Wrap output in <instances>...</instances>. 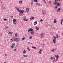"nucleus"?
Here are the masks:
<instances>
[{"instance_id": "f257e3e1", "label": "nucleus", "mask_w": 63, "mask_h": 63, "mask_svg": "<svg viewBox=\"0 0 63 63\" xmlns=\"http://www.w3.org/2000/svg\"><path fill=\"white\" fill-rule=\"evenodd\" d=\"M15 8L16 9L18 12H19L20 13L23 14V13L24 12V10H19V8H18L17 7H16Z\"/></svg>"}, {"instance_id": "f03ea898", "label": "nucleus", "mask_w": 63, "mask_h": 63, "mask_svg": "<svg viewBox=\"0 0 63 63\" xmlns=\"http://www.w3.org/2000/svg\"><path fill=\"white\" fill-rule=\"evenodd\" d=\"M53 38H54L53 40V43L54 44H55L56 43V36H53Z\"/></svg>"}, {"instance_id": "7ed1b4c3", "label": "nucleus", "mask_w": 63, "mask_h": 63, "mask_svg": "<svg viewBox=\"0 0 63 63\" xmlns=\"http://www.w3.org/2000/svg\"><path fill=\"white\" fill-rule=\"evenodd\" d=\"M12 46H10L11 47V48H14V46H16V44H15V43H13L12 44Z\"/></svg>"}, {"instance_id": "20e7f679", "label": "nucleus", "mask_w": 63, "mask_h": 63, "mask_svg": "<svg viewBox=\"0 0 63 63\" xmlns=\"http://www.w3.org/2000/svg\"><path fill=\"white\" fill-rule=\"evenodd\" d=\"M14 41H16V42H18L19 41V39L18 38H14Z\"/></svg>"}, {"instance_id": "39448f33", "label": "nucleus", "mask_w": 63, "mask_h": 63, "mask_svg": "<svg viewBox=\"0 0 63 63\" xmlns=\"http://www.w3.org/2000/svg\"><path fill=\"white\" fill-rule=\"evenodd\" d=\"M33 30V29L32 28H30L28 30V33H29V32L30 31H32Z\"/></svg>"}, {"instance_id": "423d86ee", "label": "nucleus", "mask_w": 63, "mask_h": 63, "mask_svg": "<svg viewBox=\"0 0 63 63\" xmlns=\"http://www.w3.org/2000/svg\"><path fill=\"white\" fill-rule=\"evenodd\" d=\"M55 2H53V4L55 5H56L57 4V2H56V0H55Z\"/></svg>"}, {"instance_id": "0eeeda50", "label": "nucleus", "mask_w": 63, "mask_h": 63, "mask_svg": "<svg viewBox=\"0 0 63 63\" xmlns=\"http://www.w3.org/2000/svg\"><path fill=\"white\" fill-rule=\"evenodd\" d=\"M43 15H46V11H44L42 13Z\"/></svg>"}, {"instance_id": "6e6552de", "label": "nucleus", "mask_w": 63, "mask_h": 63, "mask_svg": "<svg viewBox=\"0 0 63 63\" xmlns=\"http://www.w3.org/2000/svg\"><path fill=\"white\" fill-rule=\"evenodd\" d=\"M56 22H57V21L56 20V19H54V20L53 23H56Z\"/></svg>"}, {"instance_id": "1a4fd4ad", "label": "nucleus", "mask_w": 63, "mask_h": 63, "mask_svg": "<svg viewBox=\"0 0 63 63\" xmlns=\"http://www.w3.org/2000/svg\"><path fill=\"white\" fill-rule=\"evenodd\" d=\"M37 24V21H35L34 23V24L35 25H36Z\"/></svg>"}, {"instance_id": "9d476101", "label": "nucleus", "mask_w": 63, "mask_h": 63, "mask_svg": "<svg viewBox=\"0 0 63 63\" xmlns=\"http://www.w3.org/2000/svg\"><path fill=\"white\" fill-rule=\"evenodd\" d=\"M26 10L28 12L29 11V8H26Z\"/></svg>"}, {"instance_id": "9b49d317", "label": "nucleus", "mask_w": 63, "mask_h": 63, "mask_svg": "<svg viewBox=\"0 0 63 63\" xmlns=\"http://www.w3.org/2000/svg\"><path fill=\"white\" fill-rule=\"evenodd\" d=\"M50 59H51V60H53V59H54V60H55V58H54L53 57H51L50 58Z\"/></svg>"}, {"instance_id": "f8f14e48", "label": "nucleus", "mask_w": 63, "mask_h": 63, "mask_svg": "<svg viewBox=\"0 0 63 63\" xmlns=\"http://www.w3.org/2000/svg\"><path fill=\"white\" fill-rule=\"evenodd\" d=\"M31 34H34L35 32H31Z\"/></svg>"}, {"instance_id": "ddd939ff", "label": "nucleus", "mask_w": 63, "mask_h": 63, "mask_svg": "<svg viewBox=\"0 0 63 63\" xmlns=\"http://www.w3.org/2000/svg\"><path fill=\"white\" fill-rule=\"evenodd\" d=\"M24 20V21H28V19H25V18L24 19H23Z\"/></svg>"}, {"instance_id": "4468645a", "label": "nucleus", "mask_w": 63, "mask_h": 63, "mask_svg": "<svg viewBox=\"0 0 63 63\" xmlns=\"http://www.w3.org/2000/svg\"><path fill=\"white\" fill-rule=\"evenodd\" d=\"M42 51V50H40L39 51V53L41 54V51Z\"/></svg>"}, {"instance_id": "2eb2a0df", "label": "nucleus", "mask_w": 63, "mask_h": 63, "mask_svg": "<svg viewBox=\"0 0 63 63\" xmlns=\"http://www.w3.org/2000/svg\"><path fill=\"white\" fill-rule=\"evenodd\" d=\"M15 36H16V37H18V35H17V33H16L15 34Z\"/></svg>"}, {"instance_id": "dca6fc26", "label": "nucleus", "mask_w": 63, "mask_h": 63, "mask_svg": "<svg viewBox=\"0 0 63 63\" xmlns=\"http://www.w3.org/2000/svg\"><path fill=\"white\" fill-rule=\"evenodd\" d=\"M2 9H6V8H5V7H4V6H2Z\"/></svg>"}, {"instance_id": "f3484780", "label": "nucleus", "mask_w": 63, "mask_h": 63, "mask_svg": "<svg viewBox=\"0 0 63 63\" xmlns=\"http://www.w3.org/2000/svg\"><path fill=\"white\" fill-rule=\"evenodd\" d=\"M35 29L37 30H39V28H38V27H36Z\"/></svg>"}, {"instance_id": "a211bd4d", "label": "nucleus", "mask_w": 63, "mask_h": 63, "mask_svg": "<svg viewBox=\"0 0 63 63\" xmlns=\"http://www.w3.org/2000/svg\"><path fill=\"white\" fill-rule=\"evenodd\" d=\"M34 17H32L31 18H30V20H32V19H34Z\"/></svg>"}, {"instance_id": "6ab92c4d", "label": "nucleus", "mask_w": 63, "mask_h": 63, "mask_svg": "<svg viewBox=\"0 0 63 63\" xmlns=\"http://www.w3.org/2000/svg\"><path fill=\"white\" fill-rule=\"evenodd\" d=\"M16 22V20L15 19H13V22Z\"/></svg>"}, {"instance_id": "aec40b11", "label": "nucleus", "mask_w": 63, "mask_h": 63, "mask_svg": "<svg viewBox=\"0 0 63 63\" xmlns=\"http://www.w3.org/2000/svg\"><path fill=\"white\" fill-rule=\"evenodd\" d=\"M56 50V49H54L53 48L52 50V51H54Z\"/></svg>"}, {"instance_id": "412c9836", "label": "nucleus", "mask_w": 63, "mask_h": 63, "mask_svg": "<svg viewBox=\"0 0 63 63\" xmlns=\"http://www.w3.org/2000/svg\"><path fill=\"white\" fill-rule=\"evenodd\" d=\"M26 53V51H25V50H24L23 52V53Z\"/></svg>"}, {"instance_id": "4be33fe9", "label": "nucleus", "mask_w": 63, "mask_h": 63, "mask_svg": "<svg viewBox=\"0 0 63 63\" xmlns=\"http://www.w3.org/2000/svg\"><path fill=\"white\" fill-rule=\"evenodd\" d=\"M63 19H61V24H62V22H63Z\"/></svg>"}, {"instance_id": "5701e85b", "label": "nucleus", "mask_w": 63, "mask_h": 63, "mask_svg": "<svg viewBox=\"0 0 63 63\" xmlns=\"http://www.w3.org/2000/svg\"><path fill=\"white\" fill-rule=\"evenodd\" d=\"M16 23H17V22H13V24H16Z\"/></svg>"}, {"instance_id": "b1692460", "label": "nucleus", "mask_w": 63, "mask_h": 63, "mask_svg": "<svg viewBox=\"0 0 63 63\" xmlns=\"http://www.w3.org/2000/svg\"><path fill=\"white\" fill-rule=\"evenodd\" d=\"M32 48H34V49H36V47H32Z\"/></svg>"}, {"instance_id": "393cba45", "label": "nucleus", "mask_w": 63, "mask_h": 63, "mask_svg": "<svg viewBox=\"0 0 63 63\" xmlns=\"http://www.w3.org/2000/svg\"><path fill=\"white\" fill-rule=\"evenodd\" d=\"M22 3V1H19V4H21Z\"/></svg>"}, {"instance_id": "a878e982", "label": "nucleus", "mask_w": 63, "mask_h": 63, "mask_svg": "<svg viewBox=\"0 0 63 63\" xmlns=\"http://www.w3.org/2000/svg\"><path fill=\"white\" fill-rule=\"evenodd\" d=\"M54 9H55V10H56V9H57V6H55Z\"/></svg>"}, {"instance_id": "bb28decb", "label": "nucleus", "mask_w": 63, "mask_h": 63, "mask_svg": "<svg viewBox=\"0 0 63 63\" xmlns=\"http://www.w3.org/2000/svg\"><path fill=\"white\" fill-rule=\"evenodd\" d=\"M44 46V44H42L41 45L40 47H43Z\"/></svg>"}, {"instance_id": "cd10ccee", "label": "nucleus", "mask_w": 63, "mask_h": 63, "mask_svg": "<svg viewBox=\"0 0 63 63\" xmlns=\"http://www.w3.org/2000/svg\"><path fill=\"white\" fill-rule=\"evenodd\" d=\"M57 6H59V5H60V4H59V3H57Z\"/></svg>"}, {"instance_id": "c85d7f7f", "label": "nucleus", "mask_w": 63, "mask_h": 63, "mask_svg": "<svg viewBox=\"0 0 63 63\" xmlns=\"http://www.w3.org/2000/svg\"><path fill=\"white\" fill-rule=\"evenodd\" d=\"M33 1L35 2H37V0H33Z\"/></svg>"}, {"instance_id": "c756f323", "label": "nucleus", "mask_w": 63, "mask_h": 63, "mask_svg": "<svg viewBox=\"0 0 63 63\" xmlns=\"http://www.w3.org/2000/svg\"><path fill=\"white\" fill-rule=\"evenodd\" d=\"M3 20L4 21H7V19L5 18L3 19Z\"/></svg>"}, {"instance_id": "7c9ffc66", "label": "nucleus", "mask_w": 63, "mask_h": 63, "mask_svg": "<svg viewBox=\"0 0 63 63\" xmlns=\"http://www.w3.org/2000/svg\"><path fill=\"white\" fill-rule=\"evenodd\" d=\"M56 56V58H58L59 57V56H58V55H57V56Z\"/></svg>"}, {"instance_id": "2f4dec72", "label": "nucleus", "mask_w": 63, "mask_h": 63, "mask_svg": "<svg viewBox=\"0 0 63 63\" xmlns=\"http://www.w3.org/2000/svg\"><path fill=\"white\" fill-rule=\"evenodd\" d=\"M22 40H25V38L24 37L23 38H22Z\"/></svg>"}, {"instance_id": "473e14b6", "label": "nucleus", "mask_w": 63, "mask_h": 63, "mask_svg": "<svg viewBox=\"0 0 63 63\" xmlns=\"http://www.w3.org/2000/svg\"><path fill=\"white\" fill-rule=\"evenodd\" d=\"M23 56L24 57H27V55H23Z\"/></svg>"}, {"instance_id": "72a5a7b5", "label": "nucleus", "mask_w": 63, "mask_h": 63, "mask_svg": "<svg viewBox=\"0 0 63 63\" xmlns=\"http://www.w3.org/2000/svg\"><path fill=\"white\" fill-rule=\"evenodd\" d=\"M32 36H31V37H30L29 38L30 39H32Z\"/></svg>"}, {"instance_id": "f704fd0d", "label": "nucleus", "mask_w": 63, "mask_h": 63, "mask_svg": "<svg viewBox=\"0 0 63 63\" xmlns=\"http://www.w3.org/2000/svg\"><path fill=\"white\" fill-rule=\"evenodd\" d=\"M41 37H42V36H44V35H43V33H41Z\"/></svg>"}, {"instance_id": "c9c22d12", "label": "nucleus", "mask_w": 63, "mask_h": 63, "mask_svg": "<svg viewBox=\"0 0 63 63\" xmlns=\"http://www.w3.org/2000/svg\"><path fill=\"white\" fill-rule=\"evenodd\" d=\"M11 41H12V42H14V40H13V39H11Z\"/></svg>"}, {"instance_id": "e433bc0d", "label": "nucleus", "mask_w": 63, "mask_h": 63, "mask_svg": "<svg viewBox=\"0 0 63 63\" xmlns=\"http://www.w3.org/2000/svg\"><path fill=\"white\" fill-rule=\"evenodd\" d=\"M61 9V8H59L58 9V10H60Z\"/></svg>"}, {"instance_id": "4c0bfd02", "label": "nucleus", "mask_w": 63, "mask_h": 63, "mask_svg": "<svg viewBox=\"0 0 63 63\" xmlns=\"http://www.w3.org/2000/svg\"><path fill=\"white\" fill-rule=\"evenodd\" d=\"M49 3L50 4H51V0H50L49 1Z\"/></svg>"}, {"instance_id": "58836bf2", "label": "nucleus", "mask_w": 63, "mask_h": 63, "mask_svg": "<svg viewBox=\"0 0 63 63\" xmlns=\"http://www.w3.org/2000/svg\"><path fill=\"white\" fill-rule=\"evenodd\" d=\"M7 28H8V27H6L4 29H7Z\"/></svg>"}, {"instance_id": "ea45409f", "label": "nucleus", "mask_w": 63, "mask_h": 63, "mask_svg": "<svg viewBox=\"0 0 63 63\" xmlns=\"http://www.w3.org/2000/svg\"><path fill=\"white\" fill-rule=\"evenodd\" d=\"M22 13H20L19 14V16H22Z\"/></svg>"}, {"instance_id": "a19ab883", "label": "nucleus", "mask_w": 63, "mask_h": 63, "mask_svg": "<svg viewBox=\"0 0 63 63\" xmlns=\"http://www.w3.org/2000/svg\"><path fill=\"white\" fill-rule=\"evenodd\" d=\"M10 17H11V18H13V16H10Z\"/></svg>"}, {"instance_id": "79ce46f5", "label": "nucleus", "mask_w": 63, "mask_h": 63, "mask_svg": "<svg viewBox=\"0 0 63 63\" xmlns=\"http://www.w3.org/2000/svg\"><path fill=\"white\" fill-rule=\"evenodd\" d=\"M53 34V33H52V32H51L50 33V34L51 35H52Z\"/></svg>"}, {"instance_id": "37998d69", "label": "nucleus", "mask_w": 63, "mask_h": 63, "mask_svg": "<svg viewBox=\"0 0 63 63\" xmlns=\"http://www.w3.org/2000/svg\"><path fill=\"white\" fill-rule=\"evenodd\" d=\"M58 60V58L56 59V60L57 61V60Z\"/></svg>"}, {"instance_id": "c03bdc74", "label": "nucleus", "mask_w": 63, "mask_h": 63, "mask_svg": "<svg viewBox=\"0 0 63 63\" xmlns=\"http://www.w3.org/2000/svg\"><path fill=\"white\" fill-rule=\"evenodd\" d=\"M43 20L42 19H41L40 20V21H41V22L43 21Z\"/></svg>"}, {"instance_id": "a18cd8bd", "label": "nucleus", "mask_w": 63, "mask_h": 63, "mask_svg": "<svg viewBox=\"0 0 63 63\" xmlns=\"http://www.w3.org/2000/svg\"><path fill=\"white\" fill-rule=\"evenodd\" d=\"M7 55H8L7 54H5V56H7Z\"/></svg>"}, {"instance_id": "49530a36", "label": "nucleus", "mask_w": 63, "mask_h": 63, "mask_svg": "<svg viewBox=\"0 0 63 63\" xmlns=\"http://www.w3.org/2000/svg\"><path fill=\"white\" fill-rule=\"evenodd\" d=\"M18 45L17 44L16 45V47H18Z\"/></svg>"}, {"instance_id": "de8ad7c7", "label": "nucleus", "mask_w": 63, "mask_h": 63, "mask_svg": "<svg viewBox=\"0 0 63 63\" xmlns=\"http://www.w3.org/2000/svg\"><path fill=\"white\" fill-rule=\"evenodd\" d=\"M33 3H31V5H33Z\"/></svg>"}, {"instance_id": "09e8293b", "label": "nucleus", "mask_w": 63, "mask_h": 63, "mask_svg": "<svg viewBox=\"0 0 63 63\" xmlns=\"http://www.w3.org/2000/svg\"><path fill=\"white\" fill-rule=\"evenodd\" d=\"M9 33L10 34H12V32H10Z\"/></svg>"}, {"instance_id": "8fccbe9b", "label": "nucleus", "mask_w": 63, "mask_h": 63, "mask_svg": "<svg viewBox=\"0 0 63 63\" xmlns=\"http://www.w3.org/2000/svg\"><path fill=\"white\" fill-rule=\"evenodd\" d=\"M28 50L29 51H30V49H28Z\"/></svg>"}, {"instance_id": "3c124183", "label": "nucleus", "mask_w": 63, "mask_h": 63, "mask_svg": "<svg viewBox=\"0 0 63 63\" xmlns=\"http://www.w3.org/2000/svg\"><path fill=\"white\" fill-rule=\"evenodd\" d=\"M38 6H40V4H38Z\"/></svg>"}, {"instance_id": "603ef678", "label": "nucleus", "mask_w": 63, "mask_h": 63, "mask_svg": "<svg viewBox=\"0 0 63 63\" xmlns=\"http://www.w3.org/2000/svg\"><path fill=\"white\" fill-rule=\"evenodd\" d=\"M29 49V47H27V49Z\"/></svg>"}, {"instance_id": "864d4df0", "label": "nucleus", "mask_w": 63, "mask_h": 63, "mask_svg": "<svg viewBox=\"0 0 63 63\" xmlns=\"http://www.w3.org/2000/svg\"><path fill=\"white\" fill-rule=\"evenodd\" d=\"M56 36H58V34H56Z\"/></svg>"}, {"instance_id": "5fc2aeb1", "label": "nucleus", "mask_w": 63, "mask_h": 63, "mask_svg": "<svg viewBox=\"0 0 63 63\" xmlns=\"http://www.w3.org/2000/svg\"><path fill=\"white\" fill-rule=\"evenodd\" d=\"M32 3H33V0H32Z\"/></svg>"}, {"instance_id": "6e6d98bb", "label": "nucleus", "mask_w": 63, "mask_h": 63, "mask_svg": "<svg viewBox=\"0 0 63 63\" xmlns=\"http://www.w3.org/2000/svg\"><path fill=\"white\" fill-rule=\"evenodd\" d=\"M0 35H1V36H2V34H1Z\"/></svg>"}, {"instance_id": "4d7b16f0", "label": "nucleus", "mask_w": 63, "mask_h": 63, "mask_svg": "<svg viewBox=\"0 0 63 63\" xmlns=\"http://www.w3.org/2000/svg\"><path fill=\"white\" fill-rule=\"evenodd\" d=\"M23 58H24V56H23Z\"/></svg>"}, {"instance_id": "13d9d810", "label": "nucleus", "mask_w": 63, "mask_h": 63, "mask_svg": "<svg viewBox=\"0 0 63 63\" xmlns=\"http://www.w3.org/2000/svg\"><path fill=\"white\" fill-rule=\"evenodd\" d=\"M56 38H58V36H57V37H56Z\"/></svg>"}, {"instance_id": "bf43d9fd", "label": "nucleus", "mask_w": 63, "mask_h": 63, "mask_svg": "<svg viewBox=\"0 0 63 63\" xmlns=\"http://www.w3.org/2000/svg\"><path fill=\"white\" fill-rule=\"evenodd\" d=\"M53 28V29H55V28Z\"/></svg>"}, {"instance_id": "052dcab7", "label": "nucleus", "mask_w": 63, "mask_h": 63, "mask_svg": "<svg viewBox=\"0 0 63 63\" xmlns=\"http://www.w3.org/2000/svg\"><path fill=\"white\" fill-rule=\"evenodd\" d=\"M4 63H7V62H4Z\"/></svg>"}, {"instance_id": "680f3d73", "label": "nucleus", "mask_w": 63, "mask_h": 63, "mask_svg": "<svg viewBox=\"0 0 63 63\" xmlns=\"http://www.w3.org/2000/svg\"><path fill=\"white\" fill-rule=\"evenodd\" d=\"M30 45H31L32 44V43H30Z\"/></svg>"}, {"instance_id": "e2e57ef3", "label": "nucleus", "mask_w": 63, "mask_h": 63, "mask_svg": "<svg viewBox=\"0 0 63 63\" xmlns=\"http://www.w3.org/2000/svg\"><path fill=\"white\" fill-rule=\"evenodd\" d=\"M16 49H14V51H16Z\"/></svg>"}, {"instance_id": "0e129e2a", "label": "nucleus", "mask_w": 63, "mask_h": 63, "mask_svg": "<svg viewBox=\"0 0 63 63\" xmlns=\"http://www.w3.org/2000/svg\"><path fill=\"white\" fill-rule=\"evenodd\" d=\"M57 11V12H59V11H58V10H57V11Z\"/></svg>"}, {"instance_id": "69168bd1", "label": "nucleus", "mask_w": 63, "mask_h": 63, "mask_svg": "<svg viewBox=\"0 0 63 63\" xmlns=\"http://www.w3.org/2000/svg\"><path fill=\"white\" fill-rule=\"evenodd\" d=\"M58 11L59 12H60V10H58Z\"/></svg>"}, {"instance_id": "338daca9", "label": "nucleus", "mask_w": 63, "mask_h": 63, "mask_svg": "<svg viewBox=\"0 0 63 63\" xmlns=\"http://www.w3.org/2000/svg\"><path fill=\"white\" fill-rule=\"evenodd\" d=\"M28 43H29V44H30V42H28Z\"/></svg>"}, {"instance_id": "774afa93", "label": "nucleus", "mask_w": 63, "mask_h": 63, "mask_svg": "<svg viewBox=\"0 0 63 63\" xmlns=\"http://www.w3.org/2000/svg\"><path fill=\"white\" fill-rule=\"evenodd\" d=\"M37 5H38V3H37Z\"/></svg>"}]
</instances>
